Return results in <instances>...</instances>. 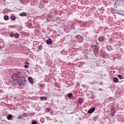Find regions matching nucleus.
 <instances>
[{"label": "nucleus", "instance_id": "4be33fe9", "mask_svg": "<svg viewBox=\"0 0 124 124\" xmlns=\"http://www.w3.org/2000/svg\"><path fill=\"white\" fill-rule=\"evenodd\" d=\"M118 78L122 80V79H123V76H122V75H118Z\"/></svg>", "mask_w": 124, "mask_h": 124}, {"label": "nucleus", "instance_id": "412c9836", "mask_svg": "<svg viewBox=\"0 0 124 124\" xmlns=\"http://www.w3.org/2000/svg\"><path fill=\"white\" fill-rule=\"evenodd\" d=\"M16 38H18L19 37V34L18 33H15L14 36Z\"/></svg>", "mask_w": 124, "mask_h": 124}, {"label": "nucleus", "instance_id": "5701e85b", "mask_svg": "<svg viewBox=\"0 0 124 124\" xmlns=\"http://www.w3.org/2000/svg\"><path fill=\"white\" fill-rule=\"evenodd\" d=\"M46 112H50V111H51V108H46Z\"/></svg>", "mask_w": 124, "mask_h": 124}, {"label": "nucleus", "instance_id": "c85d7f7f", "mask_svg": "<svg viewBox=\"0 0 124 124\" xmlns=\"http://www.w3.org/2000/svg\"><path fill=\"white\" fill-rule=\"evenodd\" d=\"M116 2H122V0H115Z\"/></svg>", "mask_w": 124, "mask_h": 124}, {"label": "nucleus", "instance_id": "7ed1b4c3", "mask_svg": "<svg viewBox=\"0 0 124 124\" xmlns=\"http://www.w3.org/2000/svg\"><path fill=\"white\" fill-rule=\"evenodd\" d=\"M12 78L14 81L17 80V79H19V78L18 77V76L16 73L12 74Z\"/></svg>", "mask_w": 124, "mask_h": 124}, {"label": "nucleus", "instance_id": "4c0bfd02", "mask_svg": "<svg viewBox=\"0 0 124 124\" xmlns=\"http://www.w3.org/2000/svg\"><path fill=\"white\" fill-rule=\"evenodd\" d=\"M96 44H98V43H96Z\"/></svg>", "mask_w": 124, "mask_h": 124}, {"label": "nucleus", "instance_id": "39448f33", "mask_svg": "<svg viewBox=\"0 0 124 124\" xmlns=\"http://www.w3.org/2000/svg\"><path fill=\"white\" fill-rule=\"evenodd\" d=\"M104 36L101 35L98 38V40L99 42H103L104 41Z\"/></svg>", "mask_w": 124, "mask_h": 124}, {"label": "nucleus", "instance_id": "bb28decb", "mask_svg": "<svg viewBox=\"0 0 124 124\" xmlns=\"http://www.w3.org/2000/svg\"><path fill=\"white\" fill-rule=\"evenodd\" d=\"M25 64H27V65H30V63L28 61H25Z\"/></svg>", "mask_w": 124, "mask_h": 124}, {"label": "nucleus", "instance_id": "a211bd4d", "mask_svg": "<svg viewBox=\"0 0 124 124\" xmlns=\"http://www.w3.org/2000/svg\"><path fill=\"white\" fill-rule=\"evenodd\" d=\"M72 96H73V94H72V93H69L68 94V97L72 98Z\"/></svg>", "mask_w": 124, "mask_h": 124}, {"label": "nucleus", "instance_id": "393cba45", "mask_svg": "<svg viewBox=\"0 0 124 124\" xmlns=\"http://www.w3.org/2000/svg\"><path fill=\"white\" fill-rule=\"evenodd\" d=\"M37 124V122L35 120H34L32 122L31 124Z\"/></svg>", "mask_w": 124, "mask_h": 124}, {"label": "nucleus", "instance_id": "9d476101", "mask_svg": "<svg viewBox=\"0 0 124 124\" xmlns=\"http://www.w3.org/2000/svg\"><path fill=\"white\" fill-rule=\"evenodd\" d=\"M28 80L31 84H32V83H33V79L31 77H29L28 78Z\"/></svg>", "mask_w": 124, "mask_h": 124}, {"label": "nucleus", "instance_id": "c756f323", "mask_svg": "<svg viewBox=\"0 0 124 124\" xmlns=\"http://www.w3.org/2000/svg\"><path fill=\"white\" fill-rule=\"evenodd\" d=\"M22 116H21V115H19V116H18V119H19V120H20V119H22Z\"/></svg>", "mask_w": 124, "mask_h": 124}, {"label": "nucleus", "instance_id": "f257e3e1", "mask_svg": "<svg viewBox=\"0 0 124 124\" xmlns=\"http://www.w3.org/2000/svg\"><path fill=\"white\" fill-rule=\"evenodd\" d=\"M17 82L19 86L25 87L27 83V79L25 77H23L21 78H19V79L17 80Z\"/></svg>", "mask_w": 124, "mask_h": 124}, {"label": "nucleus", "instance_id": "6ab92c4d", "mask_svg": "<svg viewBox=\"0 0 124 124\" xmlns=\"http://www.w3.org/2000/svg\"><path fill=\"white\" fill-rule=\"evenodd\" d=\"M92 48H93V50H96V49H97V46H96V45H93L92 46Z\"/></svg>", "mask_w": 124, "mask_h": 124}, {"label": "nucleus", "instance_id": "423d86ee", "mask_svg": "<svg viewBox=\"0 0 124 124\" xmlns=\"http://www.w3.org/2000/svg\"><path fill=\"white\" fill-rule=\"evenodd\" d=\"M57 14V13L56 12V10H52L50 11V15L52 17H53V16H55Z\"/></svg>", "mask_w": 124, "mask_h": 124}, {"label": "nucleus", "instance_id": "c9c22d12", "mask_svg": "<svg viewBox=\"0 0 124 124\" xmlns=\"http://www.w3.org/2000/svg\"><path fill=\"white\" fill-rule=\"evenodd\" d=\"M116 71H113V73H115Z\"/></svg>", "mask_w": 124, "mask_h": 124}, {"label": "nucleus", "instance_id": "2f4dec72", "mask_svg": "<svg viewBox=\"0 0 124 124\" xmlns=\"http://www.w3.org/2000/svg\"><path fill=\"white\" fill-rule=\"evenodd\" d=\"M117 14H119V15H121V13H119V12H116Z\"/></svg>", "mask_w": 124, "mask_h": 124}, {"label": "nucleus", "instance_id": "72a5a7b5", "mask_svg": "<svg viewBox=\"0 0 124 124\" xmlns=\"http://www.w3.org/2000/svg\"><path fill=\"white\" fill-rule=\"evenodd\" d=\"M114 5H117V2H114Z\"/></svg>", "mask_w": 124, "mask_h": 124}, {"label": "nucleus", "instance_id": "0eeeda50", "mask_svg": "<svg viewBox=\"0 0 124 124\" xmlns=\"http://www.w3.org/2000/svg\"><path fill=\"white\" fill-rule=\"evenodd\" d=\"M16 74V75H17V77L19 79H20L24 77V76H22L21 74V72H17Z\"/></svg>", "mask_w": 124, "mask_h": 124}, {"label": "nucleus", "instance_id": "58836bf2", "mask_svg": "<svg viewBox=\"0 0 124 124\" xmlns=\"http://www.w3.org/2000/svg\"><path fill=\"white\" fill-rule=\"evenodd\" d=\"M46 19H48V18L46 17Z\"/></svg>", "mask_w": 124, "mask_h": 124}, {"label": "nucleus", "instance_id": "b1692460", "mask_svg": "<svg viewBox=\"0 0 124 124\" xmlns=\"http://www.w3.org/2000/svg\"><path fill=\"white\" fill-rule=\"evenodd\" d=\"M14 35H15L14 33H11L10 34V36H11V37H13L14 36Z\"/></svg>", "mask_w": 124, "mask_h": 124}, {"label": "nucleus", "instance_id": "f8f14e48", "mask_svg": "<svg viewBox=\"0 0 124 124\" xmlns=\"http://www.w3.org/2000/svg\"><path fill=\"white\" fill-rule=\"evenodd\" d=\"M113 81L114 83H118L119 82V79H118V78H113Z\"/></svg>", "mask_w": 124, "mask_h": 124}, {"label": "nucleus", "instance_id": "1a4fd4ad", "mask_svg": "<svg viewBox=\"0 0 124 124\" xmlns=\"http://www.w3.org/2000/svg\"><path fill=\"white\" fill-rule=\"evenodd\" d=\"M115 113H116V110L115 109L112 110L110 113V116H111L112 117H114Z\"/></svg>", "mask_w": 124, "mask_h": 124}, {"label": "nucleus", "instance_id": "ddd939ff", "mask_svg": "<svg viewBox=\"0 0 124 124\" xmlns=\"http://www.w3.org/2000/svg\"><path fill=\"white\" fill-rule=\"evenodd\" d=\"M93 51L94 52V55L96 56V55H97L98 53V49H97V48H96V49H93Z\"/></svg>", "mask_w": 124, "mask_h": 124}, {"label": "nucleus", "instance_id": "2eb2a0df", "mask_svg": "<svg viewBox=\"0 0 124 124\" xmlns=\"http://www.w3.org/2000/svg\"><path fill=\"white\" fill-rule=\"evenodd\" d=\"M8 19H9V16H8V15L4 16V19L5 21H8Z\"/></svg>", "mask_w": 124, "mask_h": 124}, {"label": "nucleus", "instance_id": "7c9ffc66", "mask_svg": "<svg viewBox=\"0 0 124 124\" xmlns=\"http://www.w3.org/2000/svg\"><path fill=\"white\" fill-rule=\"evenodd\" d=\"M38 49H40V50H41L42 49V47H41V46H39Z\"/></svg>", "mask_w": 124, "mask_h": 124}, {"label": "nucleus", "instance_id": "6e6552de", "mask_svg": "<svg viewBox=\"0 0 124 124\" xmlns=\"http://www.w3.org/2000/svg\"><path fill=\"white\" fill-rule=\"evenodd\" d=\"M51 44H52V39H51V38H48L46 40V44H47V45H51Z\"/></svg>", "mask_w": 124, "mask_h": 124}, {"label": "nucleus", "instance_id": "20e7f679", "mask_svg": "<svg viewBox=\"0 0 124 124\" xmlns=\"http://www.w3.org/2000/svg\"><path fill=\"white\" fill-rule=\"evenodd\" d=\"M94 111H95V107L92 108L88 111V113L93 114V112Z\"/></svg>", "mask_w": 124, "mask_h": 124}, {"label": "nucleus", "instance_id": "cd10ccee", "mask_svg": "<svg viewBox=\"0 0 124 124\" xmlns=\"http://www.w3.org/2000/svg\"><path fill=\"white\" fill-rule=\"evenodd\" d=\"M24 68H29V65H25L24 66Z\"/></svg>", "mask_w": 124, "mask_h": 124}, {"label": "nucleus", "instance_id": "473e14b6", "mask_svg": "<svg viewBox=\"0 0 124 124\" xmlns=\"http://www.w3.org/2000/svg\"><path fill=\"white\" fill-rule=\"evenodd\" d=\"M121 15H122V16H124V13H121Z\"/></svg>", "mask_w": 124, "mask_h": 124}, {"label": "nucleus", "instance_id": "9b49d317", "mask_svg": "<svg viewBox=\"0 0 124 124\" xmlns=\"http://www.w3.org/2000/svg\"><path fill=\"white\" fill-rule=\"evenodd\" d=\"M20 16L21 17H24L25 16H27V13H25V12H22V13L20 14Z\"/></svg>", "mask_w": 124, "mask_h": 124}, {"label": "nucleus", "instance_id": "dca6fc26", "mask_svg": "<svg viewBox=\"0 0 124 124\" xmlns=\"http://www.w3.org/2000/svg\"><path fill=\"white\" fill-rule=\"evenodd\" d=\"M10 18L12 21H15V20H16V17H15V16H11Z\"/></svg>", "mask_w": 124, "mask_h": 124}, {"label": "nucleus", "instance_id": "f704fd0d", "mask_svg": "<svg viewBox=\"0 0 124 124\" xmlns=\"http://www.w3.org/2000/svg\"><path fill=\"white\" fill-rule=\"evenodd\" d=\"M122 1L123 2V3L124 4V0H122Z\"/></svg>", "mask_w": 124, "mask_h": 124}, {"label": "nucleus", "instance_id": "f3484780", "mask_svg": "<svg viewBox=\"0 0 124 124\" xmlns=\"http://www.w3.org/2000/svg\"><path fill=\"white\" fill-rule=\"evenodd\" d=\"M83 100L82 98H79L78 99V104H82V103H83Z\"/></svg>", "mask_w": 124, "mask_h": 124}, {"label": "nucleus", "instance_id": "f03ea898", "mask_svg": "<svg viewBox=\"0 0 124 124\" xmlns=\"http://www.w3.org/2000/svg\"><path fill=\"white\" fill-rule=\"evenodd\" d=\"M76 38L78 43H82V41L84 40V38L83 37V36L80 35H77L76 36Z\"/></svg>", "mask_w": 124, "mask_h": 124}, {"label": "nucleus", "instance_id": "aec40b11", "mask_svg": "<svg viewBox=\"0 0 124 124\" xmlns=\"http://www.w3.org/2000/svg\"><path fill=\"white\" fill-rule=\"evenodd\" d=\"M40 100H47V98L46 97H41Z\"/></svg>", "mask_w": 124, "mask_h": 124}, {"label": "nucleus", "instance_id": "a878e982", "mask_svg": "<svg viewBox=\"0 0 124 124\" xmlns=\"http://www.w3.org/2000/svg\"><path fill=\"white\" fill-rule=\"evenodd\" d=\"M44 3H45L46 4H47L48 3V0H45L43 1Z\"/></svg>", "mask_w": 124, "mask_h": 124}, {"label": "nucleus", "instance_id": "e433bc0d", "mask_svg": "<svg viewBox=\"0 0 124 124\" xmlns=\"http://www.w3.org/2000/svg\"><path fill=\"white\" fill-rule=\"evenodd\" d=\"M25 114H26V115H27V113H23V115H25Z\"/></svg>", "mask_w": 124, "mask_h": 124}, {"label": "nucleus", "instance_id": "ea45409f", "mask_svg": "<svg viewBox=\"0 0 124 124\" xmlns=\"http://www.w3.org/2000/svg\"><path fill=\"white\" fill-rule=\"evenodd\" d=\"M0 91H1V90H0Z\"/></svg>", "mask_w": 124, "mask_h": 124}, {"label": "nucleus", "instance_id": "4468645a", "mask_svg": "<svg viewBox=\"0 0 124 124\" xmlns=\"http://www.w3.org/2000/svg\"><path fill=\"white\" fill-rule=\"evenodd\" d=\"M7 119L8 121H10V120L12 119V115L11 114H9L7 117Z\"/></svg>", "mask_w": 124, "mask_h": 124}]
</instances>
